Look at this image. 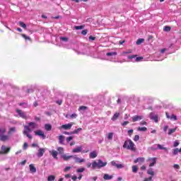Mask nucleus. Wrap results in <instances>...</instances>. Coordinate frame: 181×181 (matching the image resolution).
Instances as JSON below:
<instances>
[{
  "label": "nucleus",
  "instance_id": "bf43d9fd",
  "mask_svg": "<svg viewBox=\"0 0 181 181\" xmlns=\"http://www.w3.org/2000/svg\"><path fill=\"white\" fill-rule=\"evenodd\" d=\"M19 105H20L21 107L25 105V106H24V108H26V107H27V105H26L25 103H19Z\"/></svg>",
  "mask_w": 181,
  "mask_h": 181
},
{
  "label": "nucleus",
  "instance_id": "4be33fe9",
  "mask_svg": "<svg viewBox=\"0 0 181 181\" xmlns=\"http://www.w3.org/2000/svg\"><path fill=\"white\" fill-rule=\"evenodd\" d=\"M59 144H61V145H64V136H59Z\"/></svg>",
  "mask_w": 181,
  "mask_h": 181
},
{
  "label": "nucleus",
  "instance_id": "1a4fd4ad",
  "mask_svg": "<svg viewBox=\"0 0 181 181\" xmlns=\"http://www.w3.org/2000/svg\"><path fill=\"white\" fill-rule=\"evenodd\" d=\"M112 166H115V168H117V169H122L124 168V165L122 164H118L115 161L111 162Z\"/></svg>",
  "mask_w": 181,
  "mask_h": 181
},
{
  "label": "nucleus",
  "instance_id": "79ce46f5",
  "mask_svg": "<svg viewBox=\"0 0 181 181\" xmlns=\"http://www.w3.org/2000/svg\"><path fill=\"white\" fill-rule=\"evenodd\" d=\"M22 37H23L24 39H25V40H30V37L27 36L25 34H21Z\"/></svg>",
  "mask_w": 181,
  "mask_h": 181
},
{
  "label": "nucleus",
  "instance_id": "a18cd8bd",
  "mask_svg": "<svg viewBox=\"0 0 181 181\" xmlns=\"http://www.w3.org/2000/svg\"><path fill=\"white\" fill-rule=\"evenodd\" d=\"M173 155H177V153H179V148H176L173 150Z\"/></svg>",
  "mask_w": 181,
  "mask_h": 181
},
{
  "label": "nucleus",
  "instance_id": "6ab92c4d",
  "mask_svg": "<svg viewBox=\"0 0 181 181\" xmlns=\"http://www.w3.org/2000/svg\"><path fill=\"white\" fill-rule=\"evenodd\" d=\"M29 168L31 173H36V168L35 167V165H33V164H30L29 165Z\"/></svg>",
  "mask_w": 181,
  "mask_h": 181
},
{
  "label": "nucleus",
  "instance_id": "2f4dec72",
  "mask_svg": "<svg viewBox=\"0 0 181 181\" xmlns=\"http://www.w3.org/2000/svg\"><path fill=\"white\" fill-rule=\"evenodd\" d=\"M174 132H176V128H175V129H169V130H168V135H172V134H174Z\"/></svg>",
  "mask_w": 181,
  "mask_h": 181
},
{
  "label": "nucleus",
  "instance_id": "4c0bfd02",
  "mask_svg": "<svg viewBox=\"0 0 181 181\" xmlns=\"http://www.w3.org/2000/svg\"><path fill=\"white\" fill-rule=\"evenodd\" d=\"M5 132H6V130L5 129V128H0V136L4 135Z\"/></svg>",
  "mask_w": 181,
  "mask_h": 181
},
{
  "label": "nucleus",
  "instance_id": "13d9d810",
  "mask_svg": "<svg viewBox=\"0 0 181 181\" xmlns=\"http://www.w3.org/2000/svg\"><path fill=\"white\" fill-rule=\"evenodd\" d=\"M174 169H180V166L177 164H175L173 165Z\"/></svg>",
  "mask_w": 181,
  "mask_h": 181
},
{
  "label": "nucleus",
  "instance_id": "4468645a",
  "mask_svg": "<svg viewBox=\"0 0 181 181\" xmlns=\"http://www.w3.org/2000/svg\"><path fill=\"white\" fill-rule=\"evenodd\" d=\"M9 139V136L1 134L0 136V141L5 142V141H8Z\"/></svg>",
  "mask_w": 181,
  "mask_h": 181
},
{
  "label": "nucleus",
  "instance_id": "f03ea898",
  "mask_svg": "<svg viewBox=\"0 0 181 181\" xmlns=\"http://www.w3.org/2000/svg\"><path fill=\"white\" fill-rule=\"evenodd\" d=\"M105 166H107V162H103L100 159L98 160V162L95 160L92 163L93 169H95L96 168H98V169H101V168H105Z\"/></svg>",
  "mask_w": 181,
  "mask_h": 181
},
{
  "label": "nucleus",
  "instance_id": "bb28decb",
  "mask_svg": "<svg viewBox=\"0 0 181 181\" xmlns=\"http://www.w3.org/2000/svg\"><path fill=\"white\" fill-rule=\"evenodd\" d=\"M113 137H114V133H112V132L108 133V134H107V139L109 141H112V138Z\"/></svg>",
  "mask_w": 181,
  "mask_h": 181
},
{
  "label": "nucleus",
  "instance_id": "6e6552de",
  "mask_svg": "<svg viewBox=\"0 0 181 181\" xmlns=\"http://www.w3.org/2000/svg\"><path fill=\"white\" fill-rule=\"evenodd\" d=\"M133 122H136V121H141L144 119V116L135 115L132 117Z\"/></svg>",
  "mask_w": 181,
  "mask_h": 181
},
{
  "label": "nucleus",
  "instance_id": "69168bd1",
  "mask_svg": "<svg viewBox=\"0 0 181 181\" xmlns=\"http://www.w3.org/2000/svg\"><path fill=\"white\" fill-rule=\"evenodd\" d=\"M26 162H27L26 160H24L23 161H21V165H22V166H25V165H26Z\"/></svg>",
  "mask_w": 181,
  "mask_h": 181
},
{
  "label": "nucleus",
  "instance_id": "b1692460",
  "mask_svg": "<svg viewBox=\"0 0 181 181\" xmlns=\"http://www.w3.org/2000/svg\"><path fill=\"white\" fill-rule=\"evenodd\" d=\"M74 29H76V30H80L81 29H84V28H86V25H75Z\"/></svg>",
  "mask_w": 181,
  "mask_h": 181
},
{
  "label": "nucleus",
  "instance_id": "de8ad7c7",
  "mask_svg": "<svg viewBox=\"0 0 181 181\" xmlns=\"http://www.w3.org/2000/svg\"><path fill=\"white\" fill-rule=\"evenodd\" d=\"M60 40H62V42H67L69 40V38L66 37H61Z\"/></svg>",
  "mask_w": 181,
  "mask_h": 181
},
{
  "label": "nucleus",
  "instance_id": "052dcab7",
  "mask_svg": "<svg viewBox=\"0 0 181 181\" xmlns=\"http://www.w3.org/2000/svg\"><path fill=\"white\" fill-rule=\"evenodd\" d=\"M89 40H92V41L95 40V37H93V35L89 36Z\"/></svg>",
  "mask_w": 181,
  "mask_h": 181
},
{
  "label": "nucleus",
  "instance_id": "a211bd4d",
  "mask_svg": "<svg viewBox=\"0 0 181 181\" xmlns=\"http://www.w3.org/2000/svg\"><path fill=\"white\" fill-rule=\"evenodd\" d=\"M112 177H113L112 175H110L108 174H105L103 175L104 180H111L112 179Z\"/></svg>",
  "mask_w": 181,
  "mask_h": 181
},
{
  "label": "nucleus",
  "instance_id": "f704fd0d",
  "mask_svg": "<svg viewBox=\"0 0 181 181\" xmlns=\"http://www.w3.org/2000/svg\"><path fill=\"white\" fill-rule=\"evenodd\" d=\"M83 129L81 128H78L76 129H75L74 132H71V134H73V135L74 134H78V132H80V131H82Z\"/></svg>",
  "mask_w": 181,
  "mask_h": 181
},
{
  "label": "nucleus",
  "instance_id": "774afa93",
  "mask_svg": "<svg viewBox=\"0 0 181 181\" xmlns=\"http://www.w3.org/2000/svg\"><path fill=\"white\" fill-rule=\"evenodd\" d=\"M71 179H72V180H74V181H76V180H77V176L74 175V176H72Z\"/></svg>",
  "mask_w": 181,
  "mask_h": 181
},
{
  "label": "nucleus",
  "instance_id": "c756f323",
  "mask_svg": "<svg viewBox=\"0 0 181 181\" xmlns=\"http://www.w3.org/2000/svg\"><path fill=\"white\" fill-rule=\"evenodd\" d=\"M157 148L158 149H160L161 151H166V147H163L162 145L160 144H157Z\"/></svg>",
  "mask_w": 181,
  "mask_h": 181
},
{
  "label": "nucleus",
  "instance_id": "9d476101",
  "mask_svg": "<svg viewBox=\"0 0 181 181\" xmlns=\"http://www.w3.org/2000/svg\"><path fill=\"white\" fill-rule=\"evenodd\" d=\"M62 158L64 160H70V159H71V158H73V159L74 158V156H67L66 154H63L62 156Z\"/></svg>",
  "mask_w": 181,
  "mask_h": 181
},
{
  "label": "nucleus",
  "instance_id": "58836bf2",
  "mask_svg": "<svg viewBox=\"0 0 181 181\" xmlns=\"http://www.w3.org/2000/svg\"><path fill=\"white\" fill-rule=\"evenodd\" d=\"M86 170V168H78L76 172L78 173H82V172H84Z\"/></svg>",
  "mask_w": 181,
  "mask_h": 181
},
{
  "label": "nucleus",
  "instance_id": "37998d69",
  "mask_svg": "<svg viewBox=\"0 0 181 181\" xmlns=\"http://www.w3.org/2000/svg\"><path fill=\"white\" fill-rule=\"evenodd\" d=\"M170 119H173L174 121H177V116L175 115H172L170 117Z\"/></svg>",
  "mask_w": 181,
  "mask_h": 181
},
{
  "label": "nucleus",
  "instance_id": "7ed1b4c3",
  "mask_svg": "<svg viewBox=\"0 0 181 181\" xmlns=\"http://www.w3.org/2000/svg\"><path fill=\"white\" fill-rule=\"evenodd\" d=\"M33 131L29 126H24V131L23 132V135H26L28 139H32V135L29 133Z\"/></svg>",
  "mask_w": 181,
  "mask_h": 181
},
{
  "label": "nucleus",
  "instance_id": "473e14b6",
  "mask_svg": "<svg viewBox=\"0 0 181 181\" xmlns=\"http://www.w3.org/2000/svg\"><path fill=\"white\" fill-rule=\"evenodd\" d=\"M132 172H133V173H136L138 172V166L133 165L132 166Z\"/></svg>",
  "mask_w": 181,
  "mask_h": 181
},
{
  "label": "nucleus",
  "instance_id": "49530a36",
  "mask_svg": "<svg viewBox=\"0 0 181 181\" xmlns=\"http://www.w3.org/2000/svg\"><path fill=\"white\" fill-rule=\"evenodd\" d=\"M87 33H88V30H83L81 31V35H83V36H86V35H87Z\"/></svg>",
  "mask_w": 181,
  "mask_h": 181
},
{
  "label": "nucleus",
  "instance_id": "e2e57ef3",
  "mask_svg": "<svg viewBox=\"0 0 181 181\" xmlns=\"http://www.w3.org/2000/svg\"><path fill=\"white\" fill-rule=\"evenodd\" d=\"M128 124H129V122L126 121V122H124L122 124V125L123 127H125V126L128 125Z\"/></svg>",
  "mask_w": 181,
  "mask_h": 181
},
{
  "label": "nucleus",
  "instance_id": "8fccbe9b",
  "mask_svg": "<svg viewBox=\"0 0 181 181\" xmlns=\"http://www.w3.org/2000/svg\"><path fill=\"white\" fill-rule=\"evenodd\" d=\"M70 118H71V119H73L74 118H77V114L74 113V114L71 115Z\"/></svg>",
  "mask_w": 181,
  "mask_h": 181
},
{
  "label": "nucleus",
  "instance_id": "cd10ccee",
  "mask_svg": "<svg viewBox=\"0 0 181 181\" xmlns=\"http://www.w3.org/2000/svg\"><path fill=\"white\" fill-rule=\"evenodd\" d=\"M18 25L23 28V29H26L27 26H26V24H25V23L22 22V21H20L18 23Z\"/></svg>",
  "mask_w": 181,
  "mask_h": 181
},
{
  "label": "nucleus",
  "instance_id": "5fc2aeb1",
  "mask_svg": "<svg viewBox=\"0 0 181 181\" xmlns=\"http://www.w3.org/2000/svg\"><path fill=\"white\" fill-rule=\"evenodd\" d=\"M144 59L142 57H138L136 58V62H141V60Z\"/></svg>",
  "mask_w": 181,
  "mask_h": 181
},
{
  "label": "nucleus",
  "instance_id": "20e7f679",
  "mask_svg": "<svg viewBox=\"0 0 181 181\" xmlns=\"http://www.w3.org/2000/svg\"><path fill=\"white\" fill-rule=\"evenodd\" d=\"M35 134L37 136H40L42 139H46V135L45 134V132L42 130H37L35 132Z\"/></svg>",
  "mask_w": 181,
  "mask_h": 181
},
{
  "label": "nucleus",
  "instance_id": "0e129e2a",
  "mask_svg": "<svg viewBox=\"0 0 181 181\" xmlns=\"http://www.w3.org/2000/svg\"><path fill=\"white\" fill-rule=\"evenodd\" d=\"M155 114H153V112H151L150 115H149V117H150V119H152L153 117H155Z\"/></svg>",
  "mask_w": 181,
  "mask_h": 181
},
{
  "label": "nucleus",
  "instance_id": "7c9ffc66",
  "mask_svg": "<svg viewBox=\"0 0 181 181\" xmlns=\"http://www.w3.org/2000/svg\"><path fill=\"white\" fill-rule=\"evenodd\" d=\"M54 179H56V177L54 175H49L47 177L48 181H54Z\"/></svg>",
  "mask_w": 181,
  "mask_h": 181
},
{
  "label": "nucleus",
  "instance_id": "9b49d317",
  "mask_svg": "<svg viewBox=\"0 0 181 181\" xmlns=\"http://www.w3.org/2000/svg\"><path fill=\"white\" fill-rule=\"evenodd\" d=\"M148 160H151V163L149 164V167L152 168L153 166H155L156 164V158H148Z\"/></svg>",
  "mask_w": 181,
  "mask_h": 181
},
{
  "label": "nucleus",
  "instance_id": "f257e3e1",
  "mask_svg": "<svg viewBox=\"0 0 181 181\" xmlns=\"http://www.w3.org/2000/svg\"><path fill=\"white\" fill-rule=\"evenodd\" d=\"M124 149H127L128 151H132V152H135L136 151V148H135V144L130 139L126 140L123 144Z\"/></svg>",
  "mask_w": 181,
  "mask_h": 181
},
{
  "label": "nucleus",
  "instance_id": "6e6d98bb",
  "mask_svg": "<svg viewBox=\"0 0 181 181\" xmlns=\"http://www.w3.org/2000/svg\"><path fill=\"white\" fill-rule=\"evenodd\" d=\"M174 148H176L177 146H179V141H175L174 142V145H173Z\"/></svg>",
  "mask_w": 181,
  "mask_h": 181
},
{
  "label": "nucleus",
  "instance_id": "39448f33",
  "mask_svg": "<svg viewBox=\"0 0 181 181\" xmlns=\"http://www.w3.org/2000/svg\"><path fill=\"white\" fill-rule=\"evenodd\" d=\"M16 112H17L19 117H21V118H23V119H26V118H28V117L26 116V114L23 111L19 109H16Z\"/></svg>",
  "mask_w": 181,
  "mask_h": 181
},
{
  "label": "nucleus",
  "instance_id": "ddd939ff",
  "mask_svg": "<svg viewBox=\"0 0 181 181\" xmlns=\"http://www.w3.org/2000/svg\"><path fill=\"white\" fill-rule=\"evenodd\" d=\"M71 127H73V123L64 124L61 127V128H62L63 129H71Z\"/></svg>",
  "mask_w": 181,
  "mask_h": 181
},
{
  "label": "nucleus",
  "instance_id": "dca6fc26",
  "mask_svg": "<svg viewBox=\"0 0 181 181\" xmlns=\"http://www.w3.org/2000/svg\"><path fill=\"white\" fill-rule=\"evenodd\" d=\"M83 149V148L81 147V146H78V147H77V148H74L73 150H72V152L74 153H80V152H81V150Z\"/></svg>",
  "mask_w": 181,
  "mask_h": 181
},
{
  "label": "nucleus",
  "instance_id": "2eb2a0df",
  "mask_svg": "<svg viewBox=\"0 0 181 181\" xmlns=\"http://www.w3.org/2000/svg\"><path fill=\"white\" fill-rule=\"evenodd\" d=\"M51 155L52 156L54 159H57V155H58V152L55 150H52V151H49Z\"/></svg>",
  "mask_w": 181,
  "mask_h": 181
},
{
  "label": "nucleus",
  "instance_id": "412c9836",
  "mask_svg": "<svg viewBox=\"0 0 181 181\" xmlns=\"http://www.w3.org/2000/svg\"><path fill=\"white\" fill-rule=\"evenodd\" d=\"M119 117V112L115 113V115L112 117V121H117Z\"/></svg>",
  "mask_w": 181,
  "mask_h": 181
},
{
  "label": "nucleus",
  "instance_id": "a19ab883",
  "mask_svg": "<svg viewBox=\"0 0 181 181\" xmlns=\"http://www.w3.org/2000/svg\"><path fill=\"white\" fill-rule=\"evenodd\" d=\"M86 110H87L86 106H81L79 107L78 111H86Z\"/></svg>",
  "mask_w": 181,
  "mask_h": 181
},
{
  "label": "nucleus",
  "instance_id": "f8f14e48",
  "mask_svg": "<svg viewBox=\"0 0 181 181\" xmlns=\"http://www.w3.org/2000/svg\"><path fill=\"white\" fill-rule=\"evenodd\" d=\"M74 159L76 162V163H83V162H84V158H80L76 156H74Z\"/></svg>",
  "mask_w": 181,
  "mask_h": 181
},
{
  "label": "nucleus",
  "instance_id": "c85d7f7f",
  "mask_svg": "<svg viewBox=\"0 0 181 181\" xmlns=\"http://www.w3.org/2000/svg\"><path fill=\"white\" fill-rule=\"evenodd\" d=\"M138 131H140L141 132H145L148 131V129L146 127H139L138 128Z\"/></svg>",
  "mask_w": 181,
  "mask_h": 181
},
{
  "label": "nucleus",
  "instance_id": "ea45409f",
  "mask_svg": "<svg viewBox=\"0 0 181 181\" xmlns=\"http://www.w3.org/2000/svg\"><path fill=\"white\" fill-rule=\"evenodd\" d=\"M16 131V128L11 127V128H10V129L8 131V134H11L12 132H15Z\"/></svg>",
  "mask_w": 181,
  "mask_h": 181
},
{
  "label": "nucleus",
  "instance_id": "0eeeda50",
  "mask_svg": "<svg viewBox=\"0 0 181 181\" xmlns=\"http://www.w3.org/2000/svg\"><path fill=\"white\" fill-rule=\"evenodd\" d=\"M11 151V148L6 147L5 146H1V151L0 152L1 154L3 153H8Z\"/></svg>",
  "mask_w": 181,
  "mask_h": 181
},
{
  "label": "nucleus",
  "instance_id": "680f3d73",
  "mask_svg": "<svg viewBox=\"0 0 181 181\" xmlns=\"http://www.w3.org/2000/svg\"><path fill=\"white\" fill-rule=\"evenodd\" d=\"M70 169H71V167L67 166L64 168V172H68V170H70Z\"/></svg>",
  "mask_w": 181,
  "mask_h": 181
},
{
  "label": "nucleus",
  "instance_id": "864d4df0",
  "mask_svg": "<svg viewBox=\"0 0 181 181\" xmlns=\"http://www.w3.org/2000/svg\"><path fill=\"white\" fill-rule=\"evenodd\" d=\"M23 149L24 151H26V149H28V143H24L23 146Z\"/></svg>",
  "mask_w": 181,
  "mask_h": 181
},
{
  "label": "nucleus",
  "instance_id": "72a5a7b5",
  "mask_svg": "<svg viewBox=\"0 0 181 181\" xmlns=\"http://www.w3.org/2000/svg\"><path fill=\"white\" fill-rule=\"evenodd\" d=\"M170 29H171L170 26L166 25L163 28V31L164 32H170Z\"/></svg>",
  "mask_w": 181,
  "mask_h": 181
},
{
  "label": "nucleus",
  "instance_id": "c9c22d12",
  "mask_svg": "<svg viewBox=\"0 0 181 181\" xmlns=\"http://www.w3.org/2000/svg\"><path fill=\"white\" fill-rule=\"evenodd\" d=\"M145 40H144V38H139V40H137L136 44V45H141V43H144V41Z\"/></svg>",
  "mask_w": 181,
  "mask_h": 181
},
{
  "label": "nucleus",
  "instance_id": "5701e85b",
  "mask_svg": "<svg viewBox=\"0 0 181 181\" xmlns=\"http://www.w3.org/2000/svg\"><path fill=\"white\" fill-rule=\"evenodd\" d=\"M57 151H58L59 155H62H62H64V148H63L62 147H58Z\"/></svg>",
  "mask_w": 181,
  "mask_h": 181
},
{
  "label": "nucleus",
  "instance_id": "aec40b11",
  "mask_svg": "<svg viewBox=\"0 0 181 181\" xmlns=\"http://www.w3.org/2000/svg\"><path fill=\"white\" fill-rule=\"evenodd\" d=\"M36 123L33 122H30L28 123V127L31 128L33 130L35 129V128H36Z\"/></svg>",
  "mask_w": 181,
  "mask_h": 181
},
{
  "label": "nucleus",
  "instance_id": "4d7b16f0",
  "mask_svg": "<svg viewBox=\"0 0 181 181\" xmlns=\"http://www.w3.org/2000/svg\"><path fill=\"white\" fill-rule=\"evenodd\" d=\"M127 132H128L129 136H131V135H132V134H134V129H130Z\"/></svg>",
  "mask_w": 181,
  "mask_h": 181
},
{
  "label": "nucleus",
  "instance_id": "09e8293b",
  "mask_svg": "<svg viewBox=\"0 0 181 181\" xmlns=\"http://www.w3.org/2000/svg\"><path fill=\"white\" fill-rule=\"evenodd\" d=\"M134 141L138 142V141H139V135H136L134 138Z\"/></svg>",
  "mask_w": 181,
  "mask_h": 181
},
{
  "label": "nucleus",
  "instance_id": "3c124183",
  "mask_svg": "<svg viewBox=\"0 0 181 181\" xmlns=\"http://www.w3.org/2000/svg\"><path fill=\"white\" fill-rule=\"evenodd\" d=\"M70 141H73V136H70L66 138V142H70Z\"/></svg>",
  "mask_w": 181,
  "mask_h": 181
},
{
  "label": "nucleus",
  "instance_id": "a878e982",
  "mask_svg": "<svg viewBox=\"0 0 181 181\" xmlns=\"http://www.w3.org/2000/svg\"><path fill=\"white\" fill-rule=\"evenodd\" d=\"M148 175H151V176L155 175V172H153V170L152 168H149L147 171Z\"/></svg>",
  "mask_w": 181,
  "mask_h": 181
},
{
  "label": "nucleus",
  "instance_id": "603ef678",
  "mask_svg": "<svg viewBox=\"0 0 181 181\" xmlns=\"http://www.w3.org/2000/svg\"><path fill=\"white\" fill-rule=\"evenodd\" d=\"M155 122H158V115H155L154 117H152V119Z\"/></svg>",
  "mask_w": 181,
  "mask_h": 181
},
{
  "label": "nucleus",
  "instance_id": "c03bdc74",
  "mask_svg": "<svg viewBox=\"0 0 181 181\" xmlns=\"http://www.w3.org/2000/svg\"><path fill=\"white\" fill-rule=\"evenodd\" d=\"M152 151H156L158 149V144H154L153 146L151 147Z\"/></svg>",
  "mask_w": 181,
  "mask_h": 181
},
{
  "label": "nucleus",
  "instance_id": "338daca9",
  "mask_svg": "<svg viewBox=\"0 0 181 181\" xmlns=\"http://www.w3.org/2000/svg\"><path fill=\"white\" fill-rule=\"evenodd\" d=\"M135 57H136V55H130L128 57V59H135Z\"/></svg>",
  "mask_w": 181,
  "mask_h": 181
},
{
  "label": "nucleus",
  "instance_id": "f3484780",
  "mask_svg": "<svg viewBox=\"0 0 181 181\" xmlns=\"http://www.w3.org/2000/svg\"><path fill=\"white\" fill-rule=\"evenodd\" d=\"M97 156V151H94L90 153L89 157L91 159H95V157Z\"/></svg>",
  "mask_w": 181,
  "mask_h": 181
},
{
  "label": "nucleus",
  "instance_id": "393cba45",
  "mask_svg": "<svg viewBox=\"0 0 181 181\" xmlns=\"http://www.w3.org/2000/svg\"><path fill=\"white\" fill-rule=\"evenodd\" d=\"M45 129L46 131H52V124H46L45 125Z\"/></svg>",
  "mask_w": 181,
  "mask_h": 181
},
{
  "label": "nucleus",
  "instance_id": "e433bc0d",
  "mask_svg": "<svg viewBox=\"0 0 181 181\" xmlns=\"http://www.w3.org/2000/svg\"><path fill=\"white\" fill-rule=\"evenodd\" d=\"M107 56L110 57V56H117V52H107L106 54Z\"/></svg>",
  "mask_w": 181,
  "mask_h": 181
},
{
  "label": "nucleus",
  "instance_id": "423d86ee",
  "mask_svg": "<svg viewBox=\"0 0 181 181\" xmlns=\"http://www.w3.org/2000/svg\"><path fill=\"white\" fill-rule=\"evenodd\" d=\"M45 152H46V148H40L38 149V152L37 153V156L38 158H42V156H43V155H45Z\"/></svg>",
  "mask_w": 181,
  "mask_h": 181
}]
</instances>
